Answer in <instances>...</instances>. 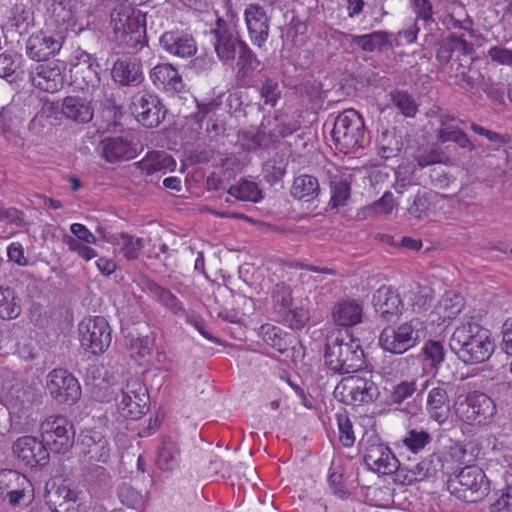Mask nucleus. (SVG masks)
I'll use <instances>...</instances> for the list:
<instances>
[{"instance_id": "f257e3e1", "label": "nucleus", "mask_w": 512, "mask_h": 512, "mask_svg": "<svg viewBox=\"0 0 512 512\" xmlns=\"http://www.w3.org/2000/svg\"><path fill=\"white\" fill-rule=\"evenodd\" d=\"M449 347L465 365H477L490 359L495 344L488 329L477 322L468 321L455 328Z\"/></svg>"}, {"instance_id": "f03ea898", "label": "nucleus", "mask_w": 512, "mask_h": 512, "mask_svg": "<svg viewBox=\"0 0 512 512\" xmlns=\"http://www.w3.org/2000/svg\"><path fill=\"white\" fill-rule=\"evenodd\" d=\"M324 359L326 366L339 375L362 371L366 366L361 342L348 330L338 331L327 338Z\"/></svg>"}, {"instance_id": "7ed1b4c3", "label": "nucleus", "mask_w": 512, "mask_h": 512, "mask_svg": "<svg viewBox=\"0 0 512 512\" xmlns=\"http://www.w3.org/2000/svg\"><path fill=\"white\" fill-rule=\"evenodd\" d=\"M110 23L117 40L136 51L147 45L146 13L127 2L117 4L111 14Z\"/></svg>"}, {"instance_id": "20e7f679", "label": "nucleus", "mask_w": 512, "mask_h": 512, "mask_svg": "<svg viewBox=\"0 0 512 512\" xmlns=\"http://www.w3.org/2000/svg\"><path fill=\"white\" fill-rule=\"evenodd\" d=\"M331 138L335 148L344 154L356 153L370 143L364 120L354 109H346L335 117Z\"/></svg>"}, {"instance_id": "39448f33", "label": "nucleus", "mask_w": 512, "mask_h": 512, "mask_svg": "<svg viewBox=\"0 0 512 512\" xmlns=\"http://www.w3.org/2000/svg\"><path fill=\"white\" fill-rule=\"evenodd\" d=\"M447 489L457 499L475 503L488 495L490 481L480 467L470 465L448 479Z\"/></svg>"}, {"instance_id": "423d86ee", "label": "nucleus", "mask_w": 512, "mask_h": 512, "mask_svg": "<svg viewBox=\"0 0 512 512\" xmlns=\"http://www.w3.org/2000/svg\"><path fill=\"white\" fill-rule=\"evenodd\" d=\"M424 336L422 323L418 319H412L398 326H386L380 332L378 344L385 352L402 355L420 344Z\"/></svg>"}, {"instance_id": "0eeeda50", "label": "nucleus", "mask_w": 512, "mask_h": 512, "mask_svg": "<svg viewBox=\"0 0 512 512\" xmlns=\"http://www.w3.org/2000/svg\"><path fill=\"white\" fill-rule=\"evenodd\" d=\"M359 445L363 452V462L369 470L388 475L399 468V460L376 433L366 432Z\"/></svg>"}, {"instance_id": "6e6552de", "label": "nucleus", "mask_w": 512, "mask_h": 512, "mask_svg": "<svg viewBox=\"0 0 512 512\" xmlns=\"http://www.w3.org/2000/svg\"><path fill=\"white\" fill-rule=\"evenodd\" d=\"M40 433L47 450L57 454L67 453L75 442L74 425L62 415L47 417L40 425Z\"/></svg>"}, {"instance_id": "1a4fd4ad", "label": "nucleus", "mask_w": 512, "mask_h": 512, "mask_svg": "<svg viewBox=\"0 0 512 512\" xmlns=\"http://www.w3.org/2000/svg\"><path fill=\"white\" fill-rule=\"evenodd\" d=\"M454 409L462 421L482 425L496 414V403L485 393L473 391L463 399L459 396L454 404Z\"/></svg>"}, {"instance_id": "9d476101", "label": "nucleus", "mask_w": 512, "mask_h": 512, "mask_svg": "<svg viewBox=\"0 0 512 512\" xmlns=\"http://www.w3.org/2000/svg\"><path fill=\"white\" fill-rule=\"evenodd\" d=\"M120 415L126 419H140L149 410V394L146 386L138 379L128 380L115 396Z\"/></svg>"}, {"instance_id": "9b49d317", "label": "nucleus", "mask_w": 512, "mask_h": 512, "mask_svg": "<svg viewBox=\"0 0 512 512\" xmlns=\"http://www.w3.org/2000/svg\"><path fill=\"white\" fill-rule=\"evenodd\" d=\"M81 347L94 355L104 353L111 345L112 330L102 316L87 318L78 326Z\"/></svg>"}, {"instance_id": "f8f14e48", "label": "nucleus", "mask_w": 512, "mask_h": 512, "mask_svg": "<svg viewBox=\"0 0 512 512\" xmlns=\"http://www.w3.org/2000/svg\"><path fill=\"white\" fill-rule=\"evenodd\" d=\"M371 371L363 375H352L342 379L343 401L349 405L368 404L376 401L380 395Z\"/></svg>"}, {"instance_id": "ddd939ff", "label": "nucleus", "mask_w": 512, "mask_h": 512, "mask_svg": "<svg viewBox=\"0 0 512 512\" xmlns=\"http://www.w3.org/2000/svg\"><path fill=\"white\" fill-rule=\"evenodd\" d=\"M46 388L58 404L73 405L82 393L78 380L65 369H54L49 372Z\"/></svg>"}, {"instance_id": "4468645a", "label": "nucleus", "mask_w": 512, "mask_h": 512, "mask_svg": "<svg viewBox=\"0 0 512 512\" xmlns=\"http://www.w3.org/2000/svg\"><path fill=\"white\" fill-rule=\"evenodd\" d=\"M131 110L137 121L146 128L158 127L167 114V109L158 95L147 91L134 95Z\"/></svg>"}, {"instance_id": "2eb2a0df", "label": "nucleus", "mask_w": 512, "mask_h": 512, "mask_svg": "<svg viewBox=\"0 0 512 512\" xmlns=\"http://www.w3.org/2000/svg\"><path fill=\"white\" fill-rule=\"evenodd\" d=\"M65 41L63 31H38L26 41V54L32 60L46 61L60 52Z\"/></svg>"}, {"instance_id": "dca6fc26", "label": "nucleus", "mask_w": 512, "mask_h": 512, "mask_svg": "<svg viewBox=\"0 0 512 512\" xmlns=\"http://www.w3.org/2000/svg\"><path fill=\"white\" fill-rule=\"evenodd\" d=\"M64 62L37 64L29 74L32 85L44 92L55 93L64 86Z\"/></svg>"}, {"instance_id": "f3484780", "label": "nucleus", "mask_w": 512, "mask_h": 512, "mask_svg": "<svg viewBox=\"0 0 512 512\" xmlns=\"http://www.w3.org/2000/svg\"><path fill=\"white\" fill-rule=\"evenodd\" d=\"M14 456L29 468L44 466L49 461V452L43 441L34 436L19 437L12 445Z\"/></svg>"}, {"instance_id": "a211bd4d", "label": "nucleus", "mask_w": 512, "mask_h": 512, "mask_svg": "<svg viewBox=\"0 0 512 512\" xmlns=\"http://www.w3.org/2000/svg\"><path fill=\"white\" fill-rule=\"evenodd\" d=\"M374 311L382 322L395 323L402 315L404 304L391 286L380 287L372 297Z\"/></svg>"}, {"instance_id": "6ab92c4d", "label": "nucleus", "mask_w": 512, "mask_h": 512, "mask_svg": "<svg viewBox=\"0 0 512 512\" xmlns=\"http://www.w3.org/2000/svg\"><path fill=\"white\" fill-rule=\"evenodd\" d=\"M74 58L76 62L70 69L74 83L82 90L97 87L100 84L97 59L81 49L75 52Z\"/></svg>"}, {"instance_id": "aec40b11", "label": "nucleus", "mask_w": 512, "mask_h": 512, "mask_svg": "<svg viewBox=\"0 0 512 512\" xmlns=\"http://www.w3.org/2000/svg\"><path fill=\"white\" fill-rule=\"evenodd\" d=\"M160 47L169 55L187 59L197 52V43L192 34L182 29L165 31L159 38Z\"/></svg>"}, {"instance_id": "412c9836", "label": "nucleus", "mask_w": 512, "mask_h": 512, "mask_svg": "<svg viewBox=\"0 0 512 512\" xmlns=\"http://www.w3.org/2000/svg\"><path fill=\"white\" fill-rule=\"evenodd\" d=\"M211 33L215 38L214 49L219 59L223 61L235 59L240 43L244 41L234 35L229 24L224 19L217 18Z\"/></svg>"}, {"instance_id": "4be33fe9", "label": "nucleus", "mask_w": 512, "mask_h": 512, "mask_svg": "<svg viewBox=\"0 0 512 512\" xmlns=\"http://www.w3.org/2000/svg\"><path fill=\"white\" fill-rule=\"evenodd\" d=\"M98 150L105 160L110 163L130 160L137 154L132 139L127 135L103 139L98 145Z\"/></svg>"}, {"instance_id": "5701e85b", "label": "nucleus", "mask_w": 512, "mask_h": 512, "mask_svg": "<svg viewBox=\"0 0 512 512\" xmlns=\"http://www.w3.org/2000/svg\"><path fill=\"white\" fill-rule=\"evenodd\" d=\"M111 76L121 86H138L144 80L141 61L136 57L118 58L112 66Z\"/></svg>"}, {"instance_id": "b1692460", "label": "nucleus", "mask_w": 512, "mask_h": 512, "mask_svg": "<svg viewBox=\"0 0 512 512\" xmlns=\"http://www.w3.org/2000/svg\"><path fill=\"white\" fill-rule=\"evenodd\" d=\"M426 412L430 420L439 425L444 424L450 417V398L444 384H438L428 391L426 397Z\"/></svg>"}, {"instance_id": "393cba45", "label": "nucleus", "mask_w": 512, "mask_h": 512, "mask_svg": "<svg viewBox=\"0 0 512 512\" xmlns=\"http://www.w3.org/2000/svg\"><path fill=\"white\" fill-rule=\"evenodd\" d=\"M78 445L82 453L89 456L91 460L106 462L109 458L108 440L99 431L93 429L82 431L78 437Z\"/></svg>"}, {"instance_id": "a878e982", "label": "nucleus", "mask_w": 512, "mask_h": 512, "mask_svg": "<svg viewBox=\"0 0 512 512\" xmlns=\"http://www.w3.org/2000/svg\"><path fill=\"white\" fill-rule=\"evenodd\" d=\"M142 288L175 316H187L188 311L184 308L183 303L169 289L146 276L142 278Z\"/></svg>"}, {"instance_id": "bb28decb", "label": "nucleus", "mask_w": 512, "mask_h": 512, "mask_svg": "<svg viewBox=\"0 0 512 512\" xmlns=\"http://www.w3.org/2000/svg\"><path fill=\"white\" fill-rule=\"evenodd\" d=\"M391 35V33L381 30L363 35L343 33V39L351 45L357 46L363 52L373 53L375 51L383 52L392 49L393 43L389 39Z\"/></svg>"}, {"instance_id": "cd10ccee", "label": "nucleus", "mask_w": 512, "mask_h": 512, "mask_svg": "<svg viewBox=\"0 0 512 512\" xmlns=\"http://www.w3.org/2000/svg\"><path fill=\"white\" fill-rule=\"evenodd\" d=\"M61 112L64 117L76 124L92 121L94 106L92 100L81 96H67L62 101Z\"/></svg>"}, {"instance_id": "c85d7f7f", "label": "nucleus", "mask_w": 512, "mask_h": 512, "mask_svg": "<svg viewBox=\"0 0 512 512\" xmlns=\"http://www.w3.org/2000/svg\"><path fill=\"white\" fill-rule=\"evenodd\" d=\"M245 19L251 41L261 47L269 35V18L260 6H251L245 11Z\"/></svg>"}, {"instance_id": "c756f323", "label": "nucleus", "mask_w": 512, "mask_h": 512, "mask_svg": "<svg viewBox=\"0 0 512 512\" xmlns=\"http://www.w3.org/2000/svg\"><path fill=\"white\" fill-rule=\"evenodd\" d=\"M150 79L158 88L167 92L179 93L184 89L182 77L169 63L158 64L150 71Z\"/></svg>"}, {"instance_id": "7c9ffc66", "label": "nucleus", "mask_w": 512, "mask_h": 512, "mask_svg": "<svg viewBox=\"0 0 512 512\" xmlns=\"http://www.w3.org/2000/svg\"><path fill=\"white\" fill-rule=\"evenodd\" d=\"M320 193V183L316 176L305 173L294 177L290 188V195L294 200L312 202Z\"/></svg>"}, {"instance_id": "2f4dec72", "label": "nucleus", "mask_w": 512, "mask_h": 512, "mask_svg": "<svg viewBox=\"0 0 512 512\" xmlns=\"http://www.w3.org/2000/svg\"><path fill=\"white\" fill-rule=\"evenodd\" d=\"M28 401V395L24 387L12 380H5L0 375V403L10 411H20Z\"/></svg>"}, {"instance_id": "473e14b6", "label": "nucleus", "mask_w": 512, "mask_h": 512, "mask_svg": "<svg viewBox=\"0 0 512 512\" xmlns=\"http://www.w3.org/2000/svg\"><path fill=\"white\" fill-rule=\"evenodd\" d=\"M136 165L142 173L150 176L157 172L166 173L167 171H173L176 162L172 156L164 151H152L147 153Z\"/></svg>"}, {"instance_id": "72a5a7b5", "label": "nucleus", "mask_w": 512, "mask_h": 512, "mask_svg": "<svg viewBox=\"0 0 512 512\" xmlns=\"http://www.w3.org/2000/svg\"><path fill=\"white\" fill-rule=\"evenodd\" d=\"M455 51L462 55H467L472 51L469 43L463 38V35L449 34L438 43L436 59L443 67L449 63Z\"/></svg>"}, {"instance_id": "f704fd0d", "label": "nucleus", "mask_w": 512, "mask_h": 512, "mask_svg": "<svg viewBox=\"0 0 512 512\" xmlns=\"http://www.w3.org/2000/svg\"><path fill=\"white\" fill-rule=\"evenodd\" d=\"M363 307L355 300L342 301L334 305L332 317L334 322L343 327H351L361 322Z\"/></svg>"}, {"instance_id": "c9c22d12", "label": "nucleus", "mask_w": 512, "mask_h": 512, "mask_svg": "<svg viewBox=\"0 0 512 512\" xmlns=\"http://www.w3.org/2000/svg\"><path fill=\"white\" fill-rule=\"evenodd\" d=\"M260 335L263 341L276 349L279 353L284 354L290 347H293V343L296 338L293 334L284 332L280 327L264 324L260 327Z\"/></svg>"}, {"instance_id": "e433bc0d", "label": "nucleus", "mask_w": 512, "mask_h": 512, "mask_svg": "<svg viewBox=\"0 0 512 512\" xmlns=\"http://www.w3.org/2000/svg\"><path fill=\"white\" fill-rule=\"evenodd\" d=\"M464 306L463 298L454 291H447L444 293L435 307L433 313L437 319L433 321H450L454 319L462 310Z\"/></svg>"}, {"instance_id": "4c0bfd02", "label": "nucleus", "mask_w": 512, "mask_h": 512, "mask_svg": "<svg viewBox=\"0 0 512 512\" xmlns=\"http://www.w3.org/2000/svg\"><path fill=\"white\" fill-rule=\"evenodd\" d=\"M237 53L238 60L236 63V79L245 83L246 78L251 76V74L259 68L261 62L245 42L240 43Z\"/></svg>"}, {"instance_id": "58836bf2", "label": "nucleus", "mask_w": 512, "mask_h": 512, "mask_svg": "<svg viewBox=\"0 0 512 512\" xmlns=\"http://www.w3.org/2000/svg\"><path fill=\"white\" fill-rule=\"evenodd\" d=\"M268 126H270L268 135L272 141L280 137H288L300 128L298 121L283 112H276L274 117L268 121Z\"/></svg>"}, {"instance_id": "ea45409f", "label": "nucleus", "mask_w": 512, "mask_h": 512, "mask_svg": "<svg viewBox=\"0 0 512 512\" xmlns=\"http://www.w3.org/2000/svg\"><path fill=\"white\" fill-rule=\"evenodd\" d=\"M180 450L175 441L164 437L157 454V466L163 471H173L179 465Z\"/></svg>"}, {"instance_id": "a19ab883", "label": "nucleus", "mask_w": 512, "mask_h": 512, "mask_svg": "<svg viewBox=\"0 0 512 512\" xmlns=\"http://www.w3.org/2000/svg\"><path fill=\"white\" fill-rule=\"evenodd\" d=\"M21 311V300L15 290L9 286L0 285V318L15 319Z\"/></svg>"}, {"instance_id": "79ce46f5", "label": "nucleus", "mask_w": 512, "mask_h": 512, "mask_svg": "<svg viewBox=\"0 0 512 512\" xmlns=\"http://www.w3.org/2000/svg\"><path fill=\"white\" fill-rule=\"evenodd\" d=\"M228 194L240 201L257 203L263 199V193L258 184L247 179H240L236 184L230 186Z\"/></svg>"}, {"instance_id": "37998d69", "label": "nucleus", "mask_w": 512, "mask_h": 512, "mask_svg": "<svg viewBox=\"0 0 512 512\" xmlns=\"http://www.w3.org/2000/svg\"><path fill=\"white\" fill-rule=\"evenodd\" d=\"M379 155L384 159L396 157L403 147L402 139L397 135L396 128L385 129L381 132L379 139Z\"/></svg>"}, {"instance_id": "c03bdc74", "label": "nucleus", "mask_w": 512, "mask_h": 512, "mask_svg": "<svg viewBox=\"0 0 512 512\" xmlns=\"http://www.w3.org/2000/svg\"><path fill=\"white\" fill-rule=\"evenodd\" d=\"M351 182L347 176L336 175L330 180L331 198L329 206L331 209H337L340 206L346 205L350 197Z\"/></svg>"}, {"instance_id": "a18cd8bd", "label": "nucleus", "mask_w": 512, "mask_h": 512, "mask_svg": "<svg viewBox=\"0 0 512 512\" xmlns=\"http://www.w3.org/2000/svg\"><path fill=\"white\" fill-rule=\"evenodd\" d=\"M22 56L12 51L0 53V77L15 82L21 73Z\"/></svg>"}, {"instance_id": "49530a36", "label": "nucleus", "mask_w": 512, "mask_h": 512, "mask_svg": "<svg viewBox=\"0 0 512 512\" xmlns=\"http://www.w3.org/2000/svg\"><path fill=\"white\" fill-rule=\"evenodd\" d=\"M424 364L431 370L437 371L444 362L446 349L438 340H428L421 349Z\"/></svg>"}, {"instance_id": "de8ad7c7", "label": "nucleus", "mask_w": 512, "mask_h": 512, "mask_svg": "<svg viewBox=\"0 0 512 512\" xmlns=\"http://www.w3.org/2000/svg\"><path fill=\"white\" fill-rule=\"evenodd\" d=\"M51 17L59 25L75 23L76 0H50Z\"/></svg>"}, {"instance_id": "09e8293b", "label": "nucleus", "mask_w": 512, "mask_h": 512, "mask_svg": "<svg viewBox=\"0 0 512 512\" xmlns=\"http://www.w3.org/2000/svg\"><path fill=\"white\" fill-rule=\"evenodd\" d=\"M110 240L121 247V253L129 261L137 259L140 251L144 248V240L142 238L123 232Z\"/></svg>"}, {"instance_id": "8fccbe9b", "label": "nucleus", "mask_w": 512, "mask_h": 512, "mask_svg": "<svg viewBox=\"0 0 512 512\" xmlns=\"http://www.w3.org/2000/svg\"><path fill=\"white\" fill-rule=\"evenodd\" d=\"M445 462H447L445 454L439 452H434L423 458L419 464L424 480L439 478L443 474Z\"/></svg>"}, {"instance_id": "3c124183", "label": "nucleus", "mask_w": 512, "mask_h": 512, "mask_svg": "<svg viewBox=\"0 0 512 512\" xmlns=\"http://www.w3.org/2000/svg\"><path fill=\"white\" fill-rule=\"evenodd\" d=\"M29 479L18 471L5 469L0 471V496L17 490L23 485L28 487Z\"/></svg>"}, {"instance_id": "603ef678", "label": "nucleus", "mask_w": 512, "mask_h": 512, "mask_svg": "<svg viewBox=\"0 0 512 512\" xmlns=\"http://www.w3.org/2000/svg\"><path fill=\"white\" fill-rule=\"evenodd\" d=\"M393 105L397 107L405 117H414L418 111L415 98L404 90H393L390 92Z\"/></svg>"}, {"instance_id": "864d4df0", "label": "nucleus", "mask_w": 512, "mask_h": 512, "mask_svg": "<svg viewBox=\"0 0 512 512\" xmlns=\"http://www.w3.org/2000/svg\"><path fill=\"white\" fill-rule=\"evenodd\" d=\"M85 482L94 492L110 486L111 477L107 470L100 465H92L86 469L84 474Z\"/></svg>"}, {"instance_id": "5fc2aeb1", "label": "nucleus", "mask_w": 512, "mask_h": 512, "mask_svg": "<svg viewBox=\"0 0 512 512\" xmlns=\"http://www.w3.org/2000/svg\"><path fill=\"white\" fill-rule=\"evenodd\" d=\"M274 312L277 317L288 310L293 303L292 289L284 282L275 285L272 291Z\"/></svg>"}, {"instance_id": "6e6d98bb", "label": "nucleus", "mask_w": 512, "mask_h": 512, "mask_svg": "<svg viewBox=\"0 0 512 512\" xmlns=\"http://www.w3.org/2000/svg\"><path fill=\"white\" fill-rule=\"evenodd\" d=\"M243 146L247 152H256L259 149H268L272 141L264 131L249 129L242 133Z\"/></svg>"}, {"instance_id": "4d7b16f0", "label": "nucleus", "mask_w": 512, "mask_h": 512, "mask_svg": "<svg viewBox=\"0 0 512 512\" xmlns=\"http://www.w3.org/2000/svg\"><path fill=\"white\" fill-rule=\"evenodd\" d=\"M432 441V436L425 430L411 429L402 439V444L412 453L423 450Z\"/></svg>"}, {"instance_id": "13d9d810", "label": "nucleus", "mask_w": 512, "mask_h": 512, "mask_svg": "<svg viewBox=\"0 0 512 512\" xmlns=\"http://www.w3.org/2000/svg\"><path fill=\"white\" fill-rule=\"evenodd\" d=\"M279 321L287 325L293 330L302 329L310 319L309 312L300 307L292 308V306L278 316Z\"/></svg>"}, {"instance_id": "bf43d9fd", "label": "nucleus", "mask_w": 512, "mask_h": 512, "mask_svg": "<svg viewBox=\"0 0 512 512\" xmlns=\"http://www.w3.org/2000/svg\"><path fill=\"white\" fill-rule=\"evenodd\" d=\"M448 159L439 146L433 145L415 156L417 166L421 169L432 168Z\"/></svg>"}, {"instance_id": "052dcab7", "label": "nucleus", "mask_w": 512, "mask_h": 512, "mask_svg": "<svg viewBox=\"0 0 512 512\" xmlns=\"http://www.w3.org/2000/svg\"><path fill=\"white\" fill-rule=\"evenodd\" d=\"M118 497L123 505L131 509L138 510L144 506V498L141 493L127 483L118 487Z\"/></svg>"}, {"instance_id": "680f3d73", "label": "nucleus", "mask_w": 512, "mask_h": 512, "mask_svg": "<svg viewBox=\"0 0 512 512\" xmlns=\"http://www.w3.org/2000/svg\"><path fill=\"white\" fill-rule=\"evenodd\" d=\"M395 473V480L402 485H413L417 482L424 481L422 470L420 469V464L417 463L415 465H405L402 466L399 463V468Z\"/></svg>"}, {"instance_id": "e2e57ef3", "label": "nucleus", "mask_w": 512, "mask_h": 512, "mask_svg": "<svg viewBox=\"0 0 512 512\" xmlns=\"http://www.w3.org/2000/svg\"><path fill=\"white\" fill-rule=\"evenodd\" d=\"M427 175L426 185L435 189H445L453 181V177L442 166H434L424 173Z\"/></svg>"}, {"instance_id": "0e129e2a", "label": "nucleus", "mask_w": 512, "mask_h": 512, "mask_svg": "<svg viewBox=\"0 0 512 512\" xmlns=\"http://www.w3.org/2000/svg\"><path fill=\"white\" fill-rule=\"evenodd\" d=\"M128 346L131 350L135 351L140 357L150 355L155 344V338L153 335L134 336L133 333H129L127 337Z\"/></svg>"}, {"instance_id": "69168bd1", "label": "nucleus", "mask_w": 512, "mask_h": 512, "mask_svg": "<svg viewBox=\"0 0 512 512\" xmlns=\"http://www.w3.org/2000/svg\"><path fill=\"white\" fill-rule=\"evenodd\" d=\"M430 206V195L428 193H418L407 210L411 216L420 220L428 216Z\"/></svg>"}, {"instance_id": "338daca9", "label": "nucleus", "mask_w": 512, "mask_h": 512, "mask_svg": "<svg viewBox=\"0 0 512 512\" xmlns=\"http://www.w3.org/2000/svg\"><path fill=\"white\" fill-rule=\"evenodd\" d=\"M415 381H402L392 387L389 398L394 404H401L416 392Z\"/></svg>"}, {"instance_id": "774afa93", "label": "nucleus", "mask_w": 512, "mask_h": 512, "mask_svg": "<svg viewBox=\"0 0 512 512\" xmlns=\"http://www.w3.org/2000/svg\"><path fill=\"white\" fill-rule=\"evenodd\" d=\"M491 393L500 405H512V381L500 380L495 382Z\"/></svg>"}]
</instances>
